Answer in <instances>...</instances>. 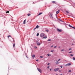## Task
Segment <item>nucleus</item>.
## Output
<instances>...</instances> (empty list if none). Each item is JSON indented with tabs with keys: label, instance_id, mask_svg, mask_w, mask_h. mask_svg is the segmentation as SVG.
Wrapping results in <instances>:
<instances>
[{
	"label": "nucleus",
	"instance_id": "obj_1",
	"mask_svg": "<svg viewBox=\"0 0 75 75\" xmlns=\"http://www.w3.org/2000/svg\"><path fill=\"white\" fill-rule=\"evenodd\" d=\"M70 65H71V63H69L65 65V67H68V66H69Z\"/></svg>",
	"mask_w": 75,
	"mask_h": 75
},
{
	"label": "nucleus",
	"instance_id": "obj_2",
	"mask_svg": "<svg viewBox=\"0 0 75 75\" xmlns=\"http://www.w3.org/2000/svg\"><path fill=\"white\" fill-rule=\"evenodd\" d=\"M45 34H44L43 33H42L40 34V37L41 38H43V37H44V35Z\"/></svg>",
	"mask_w": 75,
	"mask_h": 75
},
{
	"label": "nucleus",
	"instance_id": "obj_3",
	"mask_svg": "<svg viewBox=\"0 0 75 75\" xmlns=\"http://www.w3.org/2000/svg\"><path fill=\"white\" fill-rule=\"evenodd\" d=\"M49 16L51 18H53V17H52V14H50L49 15Z\"/></svg>",
	"mask_w": 75,
	"mask_h": 75
},
{
	"label": "nucleus",
	"instance_id": "obj_4",
	"mask_svg": "<svg viewBox=\"0 0 75 75\" xmlns=\"http://www.w3.org/2000/svg\"><path fill=\"white\" fill-rule=\"evenodd\" d=\"M58 70H59V68H57V69H54V71H55V72H57V71H58Z\"/></svg>",
	"mask_w": 75,
	"mask_h": 75
},
{
	"label": "nucleus",
	"instance_id": "obj_5",
	"mask_svg": "<svg viewBox=\"0 0 75 75\" xmlns=\"http://www.w3.org/2000/svg\"><path fill=\"white\" fill-rule=\"evenodd\" d=\"M57 31L59 32H61V31H62V30H60L58 28L57 29Z\"/></svg>",
	"mask_w": 75,
	"mask_h": 75
},
{
	"label": "nucleus",
	"instance_id": "obj_6",
	"mask_svg": "<svg viewBox=\"0 0 75 75\" xmlns=\"http://www.w3.org/2000/svg\"><path fill=\"white\" fill-rule=\"evenodd\" d=\"M38 70L41 73L42 72L41 69L40 68L38 69Z\"/></svg>",
	"mask_w": 75,
	"mask_h": 75
},
{
	"label": "nucleus",
	"instance_id": "obj_7",
	"mask_svg": "<svg viewBox=\"0 0 75 75\" xmlns=\"http://www.w3.org/2000/svg\"><path fill=\"white\" fill-rule=\"evenodd\" d=\"M37 44L38 46L40 45H41V43L40 42H37Z\"/></svg>",
	"mask_w": 75,
	"mask_h": 75
},
{
	"label": "nucleus",
	"instance_id": "obj_8",
	"mask_svg": "<svg viewBox=\"0 0 75 75\" xmlns=\"http://www.w3.org/2000/svg\"><path fill=\"white\" fill-rule=\"evenodd\" d=\"M56 64H59V62H58V61L56 60Z\"/></svg>",
	"mask_w": 75,
	"mask_h": 75
},
{
	"label": "nucleus",
	"instance_id": "obj_9",
	"mask_svg": "<svg viewBox=\"0 0 75 75\" xmlns=\"http://www.w3.org/2000/svg\"><path fill=\"white\" fill-rule=\"evenodd\" d=\"M59 13V10H58L56 12L57 14H58Z\"/></svg>",
	"mask_w": 75,
	"mask_h": 75
},
{
	"label": "nucleus",
	"instance_id": "obj_10",
	"mask_svg": "<svg viewBox=\"0 0 75 75\" xmlns=\"http://www.w3.org/2000/svg\"><path fill=\"white\" fill-rule=\"evenodd\" d=\"M9 37H11V38H12V37H11V36L10 35L8 36V38H9Z\"/></svg>",
	"mask_w": 75,
	"mask_h": 75
},
{
	"label": "nucleus",
	"instance_id": "obj_11",
	"mask_svg": "<svg viewBox=\"0 0 75 75\" xmlns=\"http://www.w3.org/2000/svg\"><path fill=\"white\" fill-rule=\"evenodd\" d=\"M52 2L53 4H54V3L56 4V3H55V1H52Z\"/></svg>",
	"mask_w": 75,
	"mask_h": 75
},
{
	"label": "nucleus",
	"instance_id": "obj_12",
	"mask_svg": "<svg viewBox=\"0 0 75 75\" xmlns=\"http://www.w3.org/2000/svg\"><path fill=\"white\" fill-rule=\"evenodd\" d=\"M25 21H26V20H25L23 21V24H25Z\"/></svg>",
	"mask_w": 75,
	"mask_h": 75
},
{
	"label": "nucleus",
	"instance_id": "obj_13",
	"mask_svg": "<svg viewBox=\"0 0 75 75\" xmlns=\"http://www.w3.org/2000/svg\"><path fill=\"white\" fill-rule=\"evenodd\" d=\"M35 55H33L32 57L33 58H35Z\"/></svg>",
	"mask_w": 75,
	"mask_h": 75
},
{
	"label": "nucleus",
	"instance_id": "obj_14",
	"mask_svg": "<svg viewBox=\"0 0 75 75\" xmlns=\"http://www.w3.org/2000/svg\"><path fill=\"white\" fill-rule=\"evenodd\" d=\"M42 14V13H40L38 15V16H40V15H41V14Z\"/></svg>",
	"mask_w": 75,
	"mask_h": 75
},
{
	"label": "nucleus",
	"instance_id": "obj_15",
	"mask_svg": "<svg viewBox=\"0 0 75 75\" xmlns=\"http://www.w3.org/2000/svg\"><path fill=\"white\" fill-rule=\"evenodd\" d=\"M39 27V26H38V25H37L36 26L37 28H38Z\"/></svg>",
	"mask_w": 75,
	"mask_h": 75
},
{
	"label": "nucleus",
	"instance_id": "obj_16",
	"mask_svg": "<svg viewBox=\"0 0 75 75\" xmlns=\"http://www.w3.org/2000/svg\"><path fill=\"white\" fill-rule=\"evenodd\" d=\"M66 12L67 13V14H69V12L68 11H66Z\"/></svg>",
	"mask_w": 75,
	"mask_h": 75
},
{
	"label": "nucleus",
	"instance_id": "obj_17",
	"mask_svg": "<svg viewBox=\"0 0 75 75\" xmlns=\"http://www.w3.org/2000/svg\"><path fill=\"white\" fill-rule=\"evenodd\" d=\"M31 16V14H30V13L28 14V16Z\"/></svg>",
	"mask_w": 75,
	"mask_h": 75
},
{
	"label": "nucleus",
	"instance_id": "obj_18",
	"mask_svg": "<svg viewBox=\"0 0 75 75\" xmlns=\"http://www.w3.org/2000/svg\"><path fill=\"white\" fill-rule=\"evenodd\" d=\"M47 38V36H45V37H43V38L46 39V38Z\"/></svg>",
	"mask_w": 75,
	"mask_h": 75
},
{
	"label": "nucleus",
	"instance_id": "obj_19",
	"mask_svg": "<svg viewBox=\"0 0 75 75\" xmlns=\"http://www.w3.org/2000/svg\"><path fill=\"white\" fill-rule=\"evenodd\" d=\"M6 11V13H9V11Z\"/></svg>",
	"mask_w": 75,
	"mask_h": 75
},
{
	"label": "nucleus",
	"instance_id": "obj_20",
	"mask_svg": "<svg viewBox=\"0 0 75 75\" xmlns=\"http://www.w3.org/2000/svg\"><path fill=\"white\" fill-rule=\"evenodd\" d=\"M69 26L70 27H72V26L71 25H69Z\"/></svg>",
	"mask_w": 75,
	"mask_h": 75
},
{
	"label": "nucleus",
	"instance_id": "obj_21",
	"mask_svg": "<svg viewBox=\"0 0 75 75\" xmlns=\"http://www.w3.org/2000/svg\"><path fill=\"white\" fill-rule=\"evenodd\" d=\"M39 35V33H38L37 34V37H38V36Z\"/></svg>",
	"mask_w": 75,
	"mask_h": 75
},
{
	"label": "nucleus",
	"instance_id": "obj_22",
	"mask_svg": "<svg viewBox=\"0 0 75 75\" xmlns=\"http://www.w3.org/2000/svg\"><path fill=\"white\" fill-rule=\"evenodd\" d=\"M73 60H75V57H73Z\"/></svg>",
	"mask_w": 75,
	"mask_h": 75
},
{
	"label": "nucleus",
	"instance_id": "obj_23",
	"mask_svg": "<svg viewBox=\"0 0 75 75\" xmlns=\"http://www.w3.org/2000/svg\"><path fill=\"white\" fill-rule=\"evenodd\" d=\"M13 47H15V43H14V44H13Z\"/></svg>",
	"mask_w": 75,
	"mask_h": 75
},
{
	"label": "nucleus",
	"instance_id": "obj_24",
	"mask_svg": "<svg viewBox=\"0 0 75 75\" xmlns=\"http://www.w3.org/2000/svg\"><path fill=\"white\" fill-rule=\"evenodd\" d=\"M47 57H49L50 55V54H47Z\"/></svg>",
	"mask_w": 75,
	"mask_h": 75
},
{
	"label": "nucleus",
	"instance_id": "obj_25",
	"mask_svg": "<svg viewBox=\"0 0 75 75\" xmlns=\"http://www.w3.org/2000/svg\"><path fill=\"white\" fill-rule=\"evenodd\" d=\"M46 32H48V31H49L48 30H46Z\"/></svg>",
	"mask_w": 75,
	"mask_h": 75
},
{
	"label": "nucleus",
	"instance_id": "obj_26",
	"mask_svg": "<svg viewBox=\"0 0 75 75\" xmlns=\"http://www.w3.org/2000/svg\"><path fill=\"white\" fill-rule=\"evenodd\" d=\"M54 50H52L51 51V52H53L54 51Z\"/></svg>",
	"mask_w": 75,
	"mask_h": 75
},
{
	"label": "nucleus",
	"instance_id": "obj_27",
	"mask_svg": "<svg viewBox=\"0 0 75 75\" xmlns=\"http://www.w3.org/2000/svg\"><path fill=\"white\" fill-rule=\"evenodd\" d=\"M47 68L48 69H49V68H50V66L47 67Z\"/></svg>",
	"mask_w": 75,
	"mask_h": 75
},
{
	"label": "nucleus",
	"instance_id": "obj_28",
	"mask_svg": "<svg viewBox=\"0 0 75 75\" xmlns=\"http://www.w3.org/2000/svg\"><path fill=\"white\" fill-rule=\"evenodd\" d=\"M69 72H71V70H69Z\"/></svg>",
	"mask_w": 75,
	"mask_h": 75
},
{
	"label": "nucleus",
	"instance_id": "obj_29",
	"mask_svg": "<svg viewBox=\"0 0 75 75\" xmlns=\"http://www.w3.org/2000/svg\"><path fill=\"white\" fill-rule=\"evenodd\" d=\"M72 28H74V29H75V28L74 27L72 26Z\"/></svg>",
	"mask_w": 75,
	"mask_h": 75
},
{
	"label": "nucleus",
	"instance_id": "obj_30",
	"mask_svg": "<svg viewBox=\"0 0 75 75\" xmlns=\"http://www.w3.org/2000/svg\"><path fill=\"white\" fill-rule=\"evenodd\" d=\"M40 58H43V57H42V56H40Z\"/></svg>",
	"mask_w": 75,
	"mask_h": 75
},
{
	"label": "nucleus",
	"instance_id": "obj_31",
	"mask_svg": "<svg viewBox=\"0 0 75 75\" xmlns=\"http://www.w3.org/2000/svg\"><path fill=\"white\" fill-rule=\"evenodd\" d=\"M61 60V59H59L58 60V61H59L60 60Z\"/></svg>",
	"mask_w": 75,
	"mask_h": 75
},
{
	"label": "nucleus",
	"instance_id": "obj_32",
	"mask_svg": "<svg viewBox=\"0 0 75 75\" xmlns=\"http://www.w3.org/2000/svg\"><path fill=\"white\" fill-rule=\"evenodd\" d=\"M54 48H57V46H55L54 47Z\"/></svg>",
	"mask_w": 75,
	"mask_h": 75
},
{
	"label": "nucleus",
	"instance_id": "obj_33",
	"mask_svg": "<svg viewBox=\"0 0 75 75\" xmlns=\"http://www.w3.org/2000/svg\"><path fill=\"white\" fill-rule=\"evenodd\" d=\"M51 41V40H50V39H49L48 40V41Z\"/></svg>",
	"mask_w": 75,
	"mask_h": 75
},
{
	"label": "nucleus",
	"instance_id": "obj_34",
	"mask_svg": "<svg viewBox=\"0 0 75 75\" xmlns=\"http://www.w3.org/2000/svg\"><path fill=\"white\" fill-rule=\"evenodd\" d=\"M71 50V48L69 49V51Z\"/></svg>",
	"mask_w": 75,
	"mask_h": 75
},
{
	"label": "nucleus",
	"instance_id": "obj_35",
	"mask_svg": "<svg viewBox=\"0 0 75 75\" xmlns=\"http://www.w3.org/2000/svg\"><path fill=\"white\" fill-rule=\"evenodd\" d=\"M54 47V46L52 45V46H51V47Z\"/></svg>",
	"mask_w": 75,
	"mask_h": 75
},
{
	"label": "nucleus",
	"instance_id": "obj_36",
	"mask_svg": "<svg viewBox=\"0 0 75 75\" xmlns=\"http://www.w3.org/2000/svg\"><path fill=\"white\" fill-rule=\"evenodd\" d=\"M72 53V52H69V54H70V53Z\"/></svg>",
	"mask_w": 75,
	"mask_h": 75
},
{
	"label": "nucleus",
	"instance_id": "obj_37",
	"mask_svg": "<svg viewBox=\"0 0 75 75\" xmlns=\"http://www.w3.org/2000/svg\"><path fill=\"white\" fill-rule=\"evenodd\" d=\"M71 56H73V55L72 54H70Z\"/></svg>",
	"mask_w": 75,
	"mask_h": 75
},
{
	"label": "nucleus",
	"instance_id": "obj_38",
	"mask_svg": "<svg viewBox=\"0 0 75 75\" xmlns=\"http://www.w3.org/2000/svg\"><path fill=\"white\" fill-rule=\"evenodd\" d=\"M60 67L61 68H62V66H61Z\"/></svg>",
	"mask_w": 75,
	"mask_h": 75
},
{
	"label": "nucleus",
	"instance_id": "obj_39",
	"mask_svg": "<svg viewBox=\"0 0 75 75\" xmlns=\"http://www.w3.org/2000/svg\"><path fill=\"white\" fill-rule=\"evenodd\" d=\"M37 47H35V48H37Z\"/></svg>",
	"mask_w": 75,
	"mask_h": 75
},
{
	"label": "nucleus",
	"instance_id": "obj_40",
	"mask_svg": "<svg viewBox=\"0 0 75 75\" xmlns=\"http://www.w3.org/2000/svg\"><path fill=\"white\" fill-rule=\"evenodd\" d=\"M39 60L38 59H37L36 60V61H38Z\"/></svg>",
	"mask_w": 75,
	"mask_h": 75
},
{
	"label": "nucleus",
	"instance_id": "obj_41",
	"mask_svg": "<svg viewBox=\"0 0 75 75\" xmlns=\"http://www.w3.org/2000/svg\"><path fill=\"white\" fill-rule=\"evenodd\" d=\"M62 51H64V50H62Z\"/></svg>",
	"mask_w": 75,
	"mask_h": 75
},
{
	"label": "nucleus",
	"instance_id": "obj_42",
	"mask_svg": "<svg viewBox=\"0 0 75 75\" xmlns=\"http://www.w3.org/2000/svg\"><path fill=\"white\" fill-rule=\"evenodd\" d=\"M49 64H50V63H48V64H47V65H49Z\"/></svg>",
	"mask_w": 75,
	"mask_h": 75
},
{
	"label": "nucleus",
	"instance_id": "obj_43",
	"mask_svg": "<svg viewBox=\"0 0 75 75\" xmlns=\"http://www.w3.org/2000/svg\"><path fill=\"white\" fill-rule=\"evenodd\" d=\"M36 29V28H35L34 29V30H35Z\"/></svg>",
	"mask_w": 75,
	"mask_h": 75
},
{
	"label": "nucleus",
	"instance_id": "obj_44",
	"mask_svg": "<svg viewBox=\"0 0 75 75\" xmlns=\"http://www.w3.org/2000/svg\"><path fill=\"white\" fill-rule=\"evenodd\" d=\"M51 70H51V69H50V71H51Z\"/></svg>",
	"mask_w": 75,
	"mask_h": 75
},
{
	"label": "nucleus",
	"instance_id": "obj_45",
	"mask_svg": "<svg viewBox=\"0 0 75 75\" xmlns=\"http://www.w3.org/2000/svg\"><path fill=\"white\" fill-rule=\"evenodd\" d=\"M60 75H62V74H61Z\"/></svg>",
	"mask_w": 75,
	"mask_h": 75
},
{
	"label": "nucleus",
	"instance_id": "obj_46",
	"mask_svg": "<svg viewBox=\"0 0 75 75\" xmlns=\"http://www.w3.org/2000/svg\"><path fill=\"white\" fill-rule=\"evenodd\" d=\"M16 8H18V7H16Z\"/></svg>",
	"mask_w": 75,
	"mask_h": 75
},
{
	"label": "nucleus",
	"instance_id": "obj_47",
	"mask_svg": "<svg viewBox=\"0 0 75 75\" xmlns=\"http://www.w3.org/2000/svg\"><path fill=\"white\" fill-rule=\"evenodd\" d=\"M59 48H60V47H59Z\"/></svg>",
	"mask_w": 75,
	"mask_h": 75
},
{
	"label": "nucleus",
	"instance_id": "obj_48",
	"mask_svg": "<svg viewBox=\"0 0 75 75\" xmlns=\"http://www.w3.org/2000/svg\"><path fill=\"white\" fill-rule=\"evenodd\" d=\"M50 56H51V54H50Z\"/></svg>",
	"mask_w": 75,
	"mask_h": 75
},
{
	"label": "nucleus",
	"instance_id": "obj_49",
	"mask_svg": "<svg viewBox=\"0 0 75 75\" xmlns=\"http://www.w3.org/2000/svg\"><path fill=\"white\" fill-rule=\"evenodd\" d=\"M59 72H61V71H59Z\"/></svg>",
	"mask_w": 75,
	"mask_h": 75
},
{
	"label": "nucleus",
	"instance_id": "obj_50",
	"mask_svg": "<svg viewBox=\"0 0 75 75\" xmlns=\"http://www.w3.org/2000/svg\"><path fill=\"white\" fill-rule=\"evenodd\" d=\"M56 75H57V74H56Z\"/></svg>",
	"mask_w": 75,
	"mask_h": 75
}]
</instances>
